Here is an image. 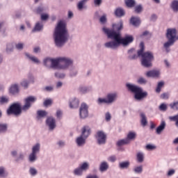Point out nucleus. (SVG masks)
Instances as JSON below:
<instances>
[{"instance_id":"obj_9","label":"nucleus","mask_w":178,"mask_h":178,"mask_svg":"<svg viewBox=\"0 0 178 178\" xmlns=\"http://www.w3.org/2000/svg\"><path fill=\"white\" fill-rule=\"evenodd\" d=\"M65 58H67V59H70V60H71V63H70L67 65V68L60 69V70H69L70 77H76V76H77L79 73V69L77 68V67L73 65V63H74L73 58L70 57H66V56Z\"/></svg>"},{"instance_id":"obj_11","label":"nucleus","mask_w":178,"mask_h":178,"mask_svg":"<svg viewBox=\"0 0 178 178\" xmlns=\"http://www.w3.org/2000/svg\"><path fill=\"white\" fill-rule=\"evenodd\" d=\"M95 138L99 145H105L106 144V134L104 131H97Z\"/></svg>"},{"instance_id":"obj_53","label":"nucleus","mask_w":178,"mask_h":178,"mask_svg":"<svg viewBox=\"0 0 178 178\" xmlns=\"http://www.w3.org/2000/svg\"><path fill=\"white\" fill-rule=\"evenodd\" d=\"M134 172L137 175H140V173H143V165L135 167L134 168Z\"/></svg>"},{"instance_id":"obj_55","label":"nucleus","mask_w":178,"mask_h":178,"mask_svg":"<svg viewBox=\"0 0 178 178\" xmlns=\"http://www.w3.org/2000/svg\"><path fill=\"white\" fill-rule=\"evenodd\" d=\"M97 104L98 105H102V104H106V105H108V100L106 98H101L99 97L98 99H97Z\"/></svg>"},{"instance_id":"obj_37","label":"nucleus","mask_w":178,"mask_h":178,"mask_svg":"<svg viewBox=\"0 0 178 178\" xmlns=\"http://www.w3.org/2000/svg\"><path fill=\"white\" fill-rule=\"evenodd\" d=\"M131 24L132 26H135V27H137V26H140V24L141 22L140 21L139 17H132L131 18Z\"/></svg>"},{"instance_id":"obj_24","label":"nucleus","mask_w":178,"mask_h":178,"mask_svg":"<svg viewBox=\"0 0 178 178\" xmlns=\"http://www.w3.org/2000/svg\"><path fill=\"white\" fill-rule=\"evenodd\" d=\"M79 104L80 101H79V99L74 97L70 100V108L71 109H76V108H79Z\"/></svg>"},{"instance_id":"obj_6","label":"nucleus","mask_w":178,"mask_h":178,"mask_svg":"<svg viewBox=\"0 0 178 178\" xmlns=\"http://www.w3.org/2000/svg\"><path fill=\"white\" fill-rule=\"evenodd\" d=\"M40 151H41V143H37L33 145L31 147V152L29 154L28 156V161L30 163H34L38 159V154H40Z\"/></svg>"},{"instance_id":"obj_22","label":"nucleus","mask_w":178,"mask_h":178,"mask_svg":"<svg viewBox=\"0 0 178 178\" xmlns=\"http://www.w3.org/2000/svg\"><path fill=\"white\" fill-rule=\"evenodd\" d=\"M25 56H26L27 59L32 62V63H35V65H40L41 63V61L38 58H37L35 56H33L29 53H26Z\"/></svg>"},{"instance_id":"obj_47","label":"nucleus","mask_w":178,"mask_h":178,"mask_svg":"<svg viewBox=\"0 0 178 178\" xmlns=\"http://www.w3.org/2000/svg\"><path fill=\"white\" fill-rule=\"evenodd\" d=\"M168 119L170 120V122H175V127L177 129H178V114L174 116H170Z\"/></svg>"},{"instance_id":"obj_58","label":"nucleus","mask_w":178,"mask_h":178,"mask_svg":"<svg viewBox=\"0 0 178 178\" xmlns=\"http://www.w3.org/2000/svg\"><path fill=\"white\" fill-rule=\"evenodd\" d=\"M56 145H58V147H59V148H63V147H65V145H66V142L63 140H60L57 141Z\"/></svg>"},{"instance_id":"obj_27","label":"nucleus","mask_w":178,"mask_h":178,"mask_svg":"<svg viewBox=\"0 0 178 178\" xmlns=\"http://www.w3.org/2000/svg\"><path fill=\"white\" fill-rule=\"evenodd\" d=\"M108 169H109V164L108 163V162L102 161L99 165V170H100V172H106Z\"/></svg>"},{"instance_id":"obj_61","label":"nucleus","mask_w":178,"mask_h":178,"mask_svg":"<svg viewBox=\"0 0 178 178\" xmlns=\"http://www.w3.org/2000/svg\"><path fill=\"white\" fill-rule=\"evenodd\" d=\"M63 115V111H62V110L58 109L56 111V116L57 119H62Z\"/></svg>"},{"instance_id":"obj_60","label":"nucleus","mask_w":178,"mask_h":178,"mask_svg":"<svg viewBox=\"0 0 178 178\" xmlns=\"http://www.w3.org/2000/svg\"><path fill=\"white\" fill-rule=\"evenodd\" d=\"M10 155L15 160L16 158H17V155H19V152L17 151V149H13L10 152Z\"/></svg>"},{"instance_id":"obj_28","label":"nucleus","mask_w":178,"mask_h":178,"mask_svg":"<svg viewBox=\"0 0 178 178\" xmlns=\"http://www.w3.org/2000/svg\"><path fill=\"white\" fill-rule=\"evenodd\" d=\"M165 127H166V122L163 120L161 121L160 125L156 129V134H161L162 131L165 130Z\"/></svg>"},{"instance_id":"obj_44","label":"nucleus","mask_w":178,"mask_h":178,"mask_svg":"<svg viewBox=\"0 0 178 178\" xmlns=\"http://www.w3.org/2000/svg\"><path fill=\"white\" fill-rule=\"evenodd\" d=\"M13 43H8L6 44V52L8 54H12V52H13Z\"/></svg>"},{"instance_id":"obj_41","label":"nucleus","mask_w":178,"mask_h":178,"mask_svg":"<svg viewBox=\"0 0 178 178\" xmlns=\"http://www.w3.org/2000/svg\"><path fill=\"white\" fill-rule=\"evenodd\" d=\"M136 159L139 163H143L144 162V152H138L136 154Z\"/></svg>"},{"instance_id":"obj_46","label":"nucleus","mask_w":178,"mask_h":178,"mask_svg":"<svg viewBox=\"0 0 178 178\" xmlns=\"http://www.w3.org/2000/svg\"><path fill=\"white\" fill-rule=\"evenodd\" d=\"M129 143V140H127L126 138L121 139L116 143V145L118 147H122V145H127Z\"/></svg>"},{"instance_id":"obj_49","label":"nucleus","mask_w":178,"mask_h":178,"mask_svg":"<svg viewBox=\"0 0 178 178\" xmlns=\"http://www.w3.org/2000/svg\"><path fill=\"white\" fill-rule=\"evenodd\" d=\"M125 3L128 8H134L136 6L135 0H125Z\"/></svg>"},{"instance_id":"obj_1","label":"nucleus","mask_w":178,"mask_h":178,"mask_svg":"<svg viewBox=\"0 0 178 178\" xmlns=\"http://www.w3.org/2000/svg\"><path fill=\"white\" fill-rule=\"evenodd\" d=\"M103 33L106 35L107 38L111 39L104 44V48L106 49H112L116 51L120 47L119 37L116 30H123V21H120L116 24H112V29L104 26L102 29Z\"/></svg>"},{"instance_id":"obj_26","label":"nucleus","mask_w":178,"mask_h":178,"mask_svg":"<svg viewBox=\"0 0 178 178\" xmlns=\"http://www.w3.org/2000/svg\"><path fill=\"white\" fill-rule=\"evenodd\" d=\"M88 2V0H81L76 4V8L78 10H83V9H87V6H86V3Z\"/></svg>"},{"instance_id":"obj_31","label":"nucleus","mask_w":178,"mask_h":178,"mask_svg":"<svg viewBox=\"0 0 178 178\" xmlns=\"http://www.w3.org/2000/svg\"><path fill=\"white\" fill-rule=\"evenodd\" d=\"M43 28H44V24H42V21L38 22L35 24V27L33 28L32 31L33 33H35V31H41V30H42Z\"/></svg>"},{"instance_id":"obj_45","label":"nucleus","mask_w":178,"mask_h":178,"mask_svg":"<svg viewBox=\"0 0 178 178\" xmlns=\"http://www.w3.org/2000/svg\"><path fill=\"white\" fill-rule=\"evenodd\" d=\"M115 15L118 17H122V16H124V10L122 8H117L115 11Z\"/></svg>"},{"instance_id":"obj_25","label":"nucleus","mask_w":178,"mask_h":178,"mask_svg":"<svg viewBox=\"0 0 178 178\" xmlns=\"http://www.w3.org/2000/svg\"><path fill=\"white\" fill-rule=\"evenodd\" d=\"M9 177V172L8 169L3 166H0V178H8Z\"/></svg>"},{"instance_id":"obj_2","label":"nucleus","mask_w":178,"mask_h":178,"mask_svg":"<svg viewBox=\"0 0 178 178\" xmlns=\"http://www.w3.org/2000/svg\"><path fill=\"white\" fill-rule=\"evenodd\" d=\"M69 32L67 31V29H66V24L63 21H59L53 33L55 47L57 48L64 47L65 44L69 41Z\"/></svg>"},{"instance_id":"obj_40","label":"nucleus","mask_w":178,"mask_h":178,"mask_svg":"<svg viewBox=\"0 0 178 178\" xmlns=\"http://www.w3.org/2000/svg\"><path fill=\"white\" fill-rule=\"evenodd\" d=\"M29 173L30 176L32 177H35V176H37L38 175V170L35 167H30L29 170Z\"/></svg>"},{"instance_id":"obj_20","label":"nucleus","mask_w":178,"mask_h":178,"mask_svg":"<svg viewBox=\"0 0 178 178\" xmlns=\"http://www.w3.org/2000/svg\"><path fill=\"white\" fill-rule=\"evenodd\" d=\"M86 141H87V138H84V136H81V135L76 137L75 140V143L77 147H84V145H86Z\"/></svg>"},{"instance_id":"obj_19","label":"nucleus","mask_w":178,"mask_h":178,"mask_svg":"<svg viewBox=\"0 0 178 178\" xmlns=\"http://www.w3.org/2000/svg\"><path fill=\"white\" fill-rule=\"evenodd\" d=\"M91 134V129L88 126H84L81 129V136L84 137L85 138H88Z\"/></svg>"},{"instance_id":"obj_34","label":"nucleus","mask_w":178,"mask_h":178,"mask_svg":"<svg viewBox=\"0 0 178 178\" xmlns=\"http://www.w3.org/2000/svg\"><path fill=\"white\" fill-rule=\"evenodd\" d=\"M163 87H165V81H161L158 82L156 90H155L157 94H159L162 91V88H163Z\"/></svg>"},{"instance_id":"obj_23","label":"nucleus","mask_w":178,"mask_h":178,"mask_svg":"<svg viewBox=\"0 0 178 178\" xmlns=\"http://www.w3.org/2000/svg\"><path fill=\"white\" fill-rule=\"evenodd\" d=\"M79 91L81 94H88L92 91V86H81L79 87Z\"/></svg>"},{"instance_id":"obj_50","label":"nucleus","mask_w":178,"mask_h":178,"mask_svg":"<svg viewBox=\"0 0 178 178\" xmlns=\"http://www.w3.org/2000/svg\"><path fill=\"white\" fill-rule=\"evenodd\" d=\"M170 109L172 111H178V102H173L169 104Z\"/></svg>"},{"instance_id":"obj_29","label":"nucleus","mask_w":178,"mask_h":178,"mask_svg":"<svg viewBox=\"0 0 178 178\" xmlns=\"http://www.w3.org/2000/svg\"><path fill=\"white\" fill-rule=\"evenodd\" d=\"M47 115H48V113L47 111H42V110H38L37 111L36 119L38 120H41V119H44V118H45Z\"/></svg>"},{"instance_id":"obj_17","label":"nucleus","mask_w":178,"mask_h":178,"mask_svg":"<svg viewBox=\"0 0 178 178\" xmlns=\"http://www.w3.org/2000/svg\"><path fill=\"white\" fill-rule=\"evenodd\" d=\"M138 51H136L134 48H132L129 50H128L127 54H128V59L130 60H134L138 58Z\"/></svg>"},{"instance_id":"obj_63","label":"nucleus","mask_w":178,"mask_h":178,"mask_svg":"<svg viewBox=\"0 0 178 178\" xmlns=\"http://www.w3.org/2000/svg\"><path fill=\"white\" fill-rule=\"evenodd\" d=\"M161 99H169V92H164L160 95Z\"/></svg>"},{"instance_id":"obj_39","label":"nucleus","mask_w":178,"mask_h":178,"mask_svg":"<svg viewBox=\"0 0 178 178\" xmlns=\"http://www.w3.org/2000/svg\"><path fill=\"white\" fill-rule=\"evenodd\" d=\"M20 86L24 88V90H27V88H29V86H30V81H29L27 79H24L21 81Z\"/></svg>"},{"instance_id":"obj_48","label":"nucleus","mask_w":178,"mask_h":178,"mask_svg":"<svg viewBox=\"0 0 178 178\" xmlns=\"http://www.w3.org/2000/svg\"><path fill=\"white\" fill-rule=\"evenodd\" d=\"M83 171L81 169L80 167L75 168L73 171L74 176H83Z\"/></svg>"},{"instance_id":"obj_59","label":"nucleus","mask_w":178,"mask_h":178,"mask_svg":"<svg viewBox=\"0 0 178 178\" xmlns=\"http://www.w3.org/2000/svg\"><path fill=\"white\" fill-rule=\"evenodd\" d=\"M145 148L147 151H154V149H156V146L148 144L145 146Z\"/></svg>"},{"instance_id":"obj_4","label":"nucleus","mask_w":178,"mask_h":178,"mask_svg":"<svg viewBox=\"0 0 178 178\" xmlns=\"http://www.w3.org/2000/svg\"><path fill=\"white\" fill-rule=\"evenodd\" d=\"M140 49L138 50V56L142 58V65L145 67H151L152 66V60L155 59L154 53L151 51L144 52V42H140Z\"/></svg>"},{"instance_id":"obj_18","label":"nucleus","mask_w":178,"mask_h":178,"mask_svg":"<svg viewBox=\"0 0 178 178\" xmlns=\"http://www.w3.org/2000/svg\"><path fill=\"white\" fill-rule=\"evenodd\" d=\"M9 92L11 95H19L20 89L19 88V84L14 83L10 86L9 88Z\"/></svg>"},{"instance_id":"obj_14","label":"nucleus","mask_w":178,"mask_h":178,"mask_svg":"<svg viewBox=\"0 0 178 178\" xmlns=\"http://www.w3.org/2000/svg\"><path fill=\"white\" fill-rule=\"evenodd\" d=\"M46 126L49 127V131H54L56 129V120L54 117H49L46 120Z\"/></svg>"},{"instance_id":"obj_54","label":"nucleus","mask_w":178,"mask_h":178,"mask_svg":"<svg viewBox=\"0 0 178 178\" xmlns=\"http://www.w3.org/2000/svg\"><path fill=\"white\" fill-rule=\"evenodd\" d=\"M106 22H108V18H106V14H104L99 18V22L101 23V24H106Z\"/></svg>"},{"instance_id":"obj_7","label":"nucleus","mask_w":178,"mask_h":178,"mask_svg":"<svg viewBox=\"0 0 178 178\" xmlns=\"http://www.w3.org/2000/svg\"><path fill=\"white\" fill-rule=\"evenodd\" d=\"M22 111H23V107L22 104L19 102L13 103L7 109L8 115H14V116H20L22 115Z\"/></svg>"},{"instance_id":"obj_62","label":"nucleus","mask_w":178,"mask_h":178,"mask_svg":"<svg viewBox=\"0 0 178 178\" xmlns=\"http://www.w3.org/2000/svg\"><path fill=\"white\" fill-rule=\"evenodd\" d=\"M15 48L18 49L19 51H22L23 48H24V44L22 42L17 43L15 44Z\"/></svg>"},{"instance_id":"obj_36","label":"nucleus","mask_w":178,"mask_h":178,"mask_svg":"<svg viewBox=\"0 0 178 178\" xmlns=\"http://www.w3.org/2000/svg\"><path fill=\"white\" fill-rule=\"evenodd\" d=\"M140 123L143 127H145L148 124V121L147 120V116L145 113H140Z\"/></svg>"},{"instance_id":"obj_16","label":"nucleus","mask_w":178,"mask_h":178,"mask_svg":"<svg viewBox=\"0 0 178 178\" xmlns=\"http://www.w3.org/2000/svg\"><path fill=\"white\" fill-rule=\"evenodd\" d=\"M147 77H153L154 79H161V70H153L146 72Z\"/></svg>"},{"instance_id":"obj_15","label":"nucleus","mask_w":178,"mask_h":178,"mask_svg":"<svg viewBox=\"0 0 178 178\" xmlns=\"http://www.w3.org/2000/svg\"><path fill=\"white\" fill-rule=\"evenodd\" d=\"M118 92H113L108 93L106 96L107 99V105H112L114 102H116L118 100Z\"/></svg>"},{"instance_id":"obj_33","label":"nucleus","mask_w":178,"mask_h":178,"mask_svg":"<svg viewBox=\"0 0 178 178\" xmlns=\"http://www.w3.org/2000/svg\"><path fill=\"white\" fill-rule=\"evenodd\" d=\"M136 137H137V134L136 132L130 131L126 138V140H128V143L130 144V141H133V140H136Z\"/></svg>"},{"instance_id":"obj_21","label":"nucleus","mask_w":178,"mask_h":178,"mask_svg":"<svg viewBox=\"0 0 178 178\" xmlns=\"http://www.w3.org/2000/svg\"><path fill=\"white\" fill-rule=\"evenodd\" d=\"M175 42H172L171 40H168L165 42L163 45V51L164 52H166V54H169L170 52V47H173L175 45Z\"/></svg>"},{"instance_id":"obj_42","label":"nucleus","mask_w":178,"mask_h":178,"mask_svg":"<svg viewBox=\"0 0 178 178\" xmlns=\"http://www.w3.org/2000/svg\"><path fill=\"white\" fill-rule=\"evenodd\" d=\"M26 155L24 154V153H23V152H20L17 156L15 161V162H20L21 161H24Z\"/></svg>"},{"instance_id":"obj_43","label":"nucleus","mask_w":178,"mask_h":178,"mask_svg":"<svg viewBox=\"0 0 178 178\" xmlns=\"http://www.w3.org/2000/svg\"><path fill=\"white\" fill-rule=\"evenodd\" d=\"M171 8L175 13H178V0H175L172 2Z\"/></svg>"},{"instance_id":"obj_13","label":"nucleus","mask_w":178,"mask_h":178,"mask_svg":"<svg viewBox=\"0 0 178 178\" xmlns=\"http://www.w3.org/2000/svg\"><path fill=\"white\" fill-rule=\"evenodd\" d=\"M79 116L81 119H86L88 117V106L86 103L81 104L79 108Z\"/></svg>"},{"instance_id":"obj_32","label":"nucleus","mask_w":178,"mask_h":178,"mask_svg":"<svg viewBox=\"0 0 178 178\" xmlns=\"http://www.w3.org/2000/svg\"><path fill=\"white\" fill-rule=\"evenodd\" d=\"M8 133V124L0 122V134H6Z\"/></svg>"},{"instance_id":"obj_38","label":"nucleus","mask_w":178,"mask_h":178,"mask_svg":"<svg viewBox=\"0 0 178 178\" xmlns=\"http://www.w3.org/2000/svg\"><path fill=\"white\" fill-rule=\"evenodd\" d=\"M79 168H81L82 172H87L90 169V163L86 161L80 164Z\"/></svg>"},{"instance_id":"obj_56","label":"nucleus","mask_w":178,"mask_h":178,"mask_svg":"<svg viewBox=\"0 0 178 178\" xmlns=\"http://www.w3.org/2000/svg\"><path fill=\"white\" fill-rule=\"evenodd\" d=\"M159 111H161L162 112H166L168 111V105L166 104L162 103L159 107Z\"/></svg>"},{"instance_id":"obj_12","label":"nucleus","mask_w":178,"mask_h":178,"mask_svg":"<svg viewBox=\"0 0 178 178\" xmlns=\"http://www.w3.org/2000/svg\"><path fill=\"white\" fill-rule=\"evenodd\" d=\"M177 35V30L176 29H168L165 33V37L168 41L176 42V35Z\"/></svg>"},{"instance_id":"obj_3","label":"nucleus","mask_w":178,"mask_h":178,"mask_svg":"<svg viewBox=\"0 0 178 178\" xmlns=\"http://www.w3.org/2000/svg\"><path fill=\"white\" fill-rule=\"evenodd\" d=\"M71 60L66 56H61L56 58L47 57L43 60V65L47 69H67Z\"/></svg>"},{"instance_id":"obj_10","label":"nucleus","mask_w":178,"mask_h":178,"mask_svg":"<svg viewBox=\"0 0 178 178\" xmlns=\"http://www.w3.org/2000/svg\"><path fill=\"white\" fill-rule=\"evenodd\" d=\"M37 101V97L35 96H29L24 99V105L22 106V111L24 112H27L29 109L31 108V105Z\"/></svg>"},{"instance_id":"obj_30","label":"nucleus","mask_w":178,"mask_h":178,"mask_svg":"<svg viewBox=\"0 0 178 178\" xmlns=\"http://www.w3.org/2000/svg\"><path fill=\"white\" fill-rule=\"evenodd\" d=\"M119 169L123 170V169H129L130 168V161H126L120 162L118 164Z\"/></svg>"},{"instance_id":"obj_8","label":"nucleus","mask_w":178,"mask_h":178,"mask_svg":"<svg viewBox=\"0 0 178 178\" xmlns=\"http://www.w3.org/2000/svg\"><path fill=\"white\" fill-rule=\"evenodd\" d=\"M121 31L122 30H116L120 45H123V47H127V45L131 44V42L134 41V38H133L131 35H126L125 37L122 38V34L120 33Z\"/></svg>"},{"instance_id":"obj_5","label":"nucleus","mask_w":178,"mask_h":178,"mask_svg":"<svg viewBox=\"0 0 178 178\" xmlns=\"http://www.w3.org/2000/svg\"><path fill=\"white\" fill-rule=\"evenodd\" d=\"M125 86L128 91L134 94V98L136 101H141V99H144V98H147L148 96V92H144L143 88L134 83H127Z\"/></svg>"},{"instance_id":"obj_52","label":"nucleus","mask_w":178,"mask_h":178,"mask_svg":"<svg viewBox=\"0 0 178 178\" xmlns=\"http://www.w3.org/2000/svg\"><path fill=\"white\" fill-rule=\"evenodd\" d=\"M54 76L57 79H65V77H66V74L64 72H56L54 73Z\"/></svg>"},{"instance_id":"obj_64","label":"nucleus","mask_w":178,"mask_h":178,"mask_svg":"<svg viewBox=\"0 0 178 178\" xmlns=\"http://www.w3.org/2000/svg\"><path fill=\"white\" fill-rule=\"evenodd\" d=\"M142 10H143V6L141 5L136 6L135 7V12L136 13H141Z\"/></svg>"},{"instance_id":"obj_57","label":"nucleus","mask_w":178,"mask_h":178,"mask_svg":"<svg viewBox=\"0 0 178 178\" xmlns=\"http://www.w3.org/2000/svg\"><path fill=\"white\" fill-rule=\"evenodd\" d=\"M27 79L26 80H28V81H29V83H34L35 79L34 78V75H33V74L31 73H29L27 75Z\"/></svg>"},{"instance_id":"obj_35","label":"nucleus","mask_w":178,"mask_h":178,"mask_svg":"<svg viewBox=\"0 0 178 178\" xmlns=\"http://www.w3.org/2000/svg\"><path fill=\"white\" fill-rule=\"evenodd\" d=\"M10 101V99L8 96L0 97V105H8Z\"/></svg>"},{"instance_id":"obj_51","label":"nucleus","mask_w":178,"mask_h":178,"mask_svg":"<svg viewBox=\"0 0 178 178\" xmlns=\"http://www.w3.org/2000/svg\"><path fill=\"white\" fill-rule=\"evenodd\" d=\"M147 83H148V81L143 77V76H140L138 79H137V83L138 84H143L145 85L147 84Z\"/></svg>"}]
</instances>
